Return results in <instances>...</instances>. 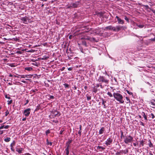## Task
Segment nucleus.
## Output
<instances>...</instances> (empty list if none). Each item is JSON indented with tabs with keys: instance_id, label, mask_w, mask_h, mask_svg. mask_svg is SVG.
<instances>
[{
	"instance_id": "nucleus-51",
	"label": "nucleus",
	"mask_w": 155,
	"mask_h": 155,
	"mask_svg": "<svg viewBox=\"0 0 155 155\" xmlns=\"http://www.w3.org/2000/svg\"><path fill=\"white\" fill-rule=\"evenodd\" d=\"M82 39H87V40H89V38H82Z\"/></svg>"
},
{
	"instance_id": "nucleus-47",
	"label": "nucleus",
	"mask_w": 155,
	"mask_h": 155,
	"mask_svg": "<svg viewBox=\"0 0 155 155\" xmlns=\"http://www.w3.org/2000/svg\"><path fill=\"white\" fill-rule=\"evenodd\" d=\"M11 150H12V151H13V152H14V151H15V150L13 149V147H11Z\"/></svg>"
},
{
	"instance_id": "nucleus-19",
	"label": "nucleus",
	"mask_w": 155,
	"mask_h": 155,
	"mask_svg": "<svg viewBox=\"0 0 155 155\" xmlns=\"http://www.w3.org/2000/svg\"><path fill=\"white\" fill-rule=\"evenodd\" d=\"M149 144L148 145L150 147H153V145L151 143V141L150 140H148Z\"/></svg>"
},
{
	"instance_id": "nucleus-17",
	"label": "nucleus",
	"mask_w": 155,
	"mask_h": 155,
	"mask_svg": "<svg viewBox=\"0 0 155 155\" xmlns=\"http://www.w3.org/2000/svg\"><path fill=\"white\" fill-rule=\"evenodd\" d=\"M9 125H6L4 126V125H3L0 127V129H2L3 128H4L5 129H8L9 128Z\"/></svg>"
},
{
	"instance_id": "nucleus-55",
	"label": "nucleus",
	"mask_w": 155,
	"mask_h": 155,
	"mask_svg": "<svg viewBox=\"0 0 155 155\" xmlns=\"http://www.w3.org/2000/svg\"><path fill=\"white\" fill-rule=\"evenodd\" d=\"M151 104L153 105H155V104L153 102H151Z\"/></svg>"
},
{
	"instance_id": "nucleus-31",
	"label": "nucleus",
	"mask_w": 155,
	"mask_h": 155,
	"mask_svg": "<svg viewBox=\"0 0 155 155\" xmlns=\"http://www.w3.org/2000/svg\"><path fill=\"white\" fill-rule=\"evenodd\" d=\"M50 130H46L45 134L46 135H48V134L50 133Z\"/></svg>"
},
{
	"instance_id": "nucleus-14",
	"label": "nucleus",
	"mask_w": 155,
	"mask_h": 155,
	"mask_svg": "<svg viewBox=\"0 0 155 155\" xmlns=\"http://www.w3.org/2000/svg\"><path fill=\"white\" fill-rule=\"evenodd\" d=\"M70 147H66L64 152L66 153V155H68L69 153V149Z\"/></svg>"
},
{
	"instance_id": "nucleus-21",
	"label": "nucleus",
	"mask_w": 155,
	"mask_h": 155,
	"mask_svg": "<svg viewBox=\"0 0 155 155\" xmlns=\"http://www.w3.org/2000/svg\"><path fill=\"white\" fill-rule=\"evenodd\" d=\"M25 70L30 71H31L32 70V68L31 67H26L25 68Z\"/></svg>"
},
{
	"instance_id": "nucleus-10",
	"label": "nucleus",
	"mask_w": 155,
	"mask_h": 155,
	"mask_svg": "<svg viewBox=\"0 0 155 155\" xmlns=\"http://www.w3.org/2000/svg\"><path fill=\"white\" fill-rule=\"evenodd\" d=\"M105 29L109 30H112L113 31L115 30V27H113L111 25L109 26L105 27Z\"/></svg>"
},
{
	"instance_id": "nucleus-3",
	"label": "nucleus",
	"mask_w": 155,
	"mask_h": 155,
	"mask_svg": "<svg viewBox=\"0 0 155 155\" xmlns=\"http://www.w3.org/2000/svg\"><path fill=\"white\" fill-rule=\"evenodd\" d=\"M133 138L130 135L126 136L124 138V142L126 144H128L129 143H131L133 141Z\"/></svg>"
},
{
	"instance_id": "nucleus-41",
	"label": "nucleus",
	"mask_w": 155,
	"mask_h": 155,
	"mask_svg": "<svg viewBox=\"0 0 155 155\" xmlns=\"http://www.w3.org/2000/svg\"><path fill=\"white\" fill-rule=\"evenodd\" d=\"M3 133V130H0V135H2Z\"/></svg>"
},
{
	"instance_id": "nucleus-45",
	"label": "nucleus",
	"mask_w": 155,
	"mask_h": 155,
	"mask_svg": "<svg viewBox=\"0 0 155 155\" xmlns=\"http://www.w3.org/2000/svg\"><path fill=\"white\" fill-rule=\"evenodd\" d=\"M46 142H47V143H46L47 144V145H49V141H48V139H47L46 140Z\"/></svg>"
},
{
	"instance_id": "nucleus-28",
	"label": "nucleus",
	"mask_w": 155,
	"mask_h": 155,
	"mask_svg": "<svg viewBox=\"0 0 155 155\" xmlns=\"http://www.w3.org/2000/svg\"><path fill=\"white\" fill-rule=\"evenodd\" d=\"M97 149H101L102 150H104L105 149V148L101 146H98L97 147Z\"/></svg>"
},
{
	"instance_id": "nucleus-8",
	"label": "nucleus",
	"mask_w": 155,
	"mask_h": 155,
	"mask_svg": "<svg viewBox=\"0 0 155 155\" xmlns=\"http://www.w3.org/2000/svg\"><path fill=\"white\" fill-rule=\"evenodd\" d=\"M116 18H117V21L118 23L119 24H123L124 23V21L121 19L120 18H119L117 16H116Z\"/></svg>"
},
{
	"instance_id": "nucleus-44",
	"label": "nucleus",
	"mask_w": 155,
	"mask_h": 155,
	"mask_svg": "<svg viewBox=\"0 0 155 155\" xmlns=\"http://www.w3.org/2000/svg\"><path fill=\"white\" fill-rule=\"evenodd\" d=\"M127 93L129 94H132V93L131 92H130L127 90Z\"/></svg>"
},
{
	"instance_id": "nucleus-29",
	"label": "nucleus",
	"mask_w": 155,
	"mask_h": 155,
	"mask_svg": "<svg viewBox=\"0 0 155 155\" xmlns=\"http://www.w3.org/2000/svg\"><path fill=\"white\" fill-rule=\"evenodd\" d=\"M126 98L127 100V102H126V103H130V99H129V98L127 97H126Z\"/></svg>"
},
{
	"instance_id": "nucleus-64",
	"label": "nucleus",
	"mask_w": 155,
	"mask_h": 155,
	"mask_svg": "<svg viewBox=\"0 0 155 155\" xmlns=\"http://www.w3.org/2000/svg\"><path fill=\"white\" fill-rule=\"evenodd\" d=\"M147 84H148L150 85H151V84H150L149 82H147Z\"/></svg>"
},
{
	"instance_id": "nucleus-2",
	"label": "nucleus",
	"mask_w": 155,
	"mask_h": 155,
	"mask_svg": "<svg viewBox=\"0 0 155 155\" xmlns=\"http://www.w3.org/2000/svg\"><path fill=\"white\" fill-rule=\"evenodd\" d=\"M98 81L99 82L101 83H104L106 85L109 83V80L103 76H100L98 79Z\"/></svg>"
},
{
	"instance_id": "nucleus-49",
	"label": "nucleus",
	"mask_w": 155,
	"mask_h": 155,
	"mask_svg": "<svg viewBox=\"0 0 155 155\" xmlns=\"http://www.w3.org/2000/svg\"><path fill=\"white\" fill-rule=\"evenodd\" d=\"M25 154V155H32L29 153H26Z\"/></svg>"
},
{
	"instance_id": "nucleus-7",
	"label": "nucleus",
	"mask_w": 155,
	"mask_h": 155,
	"mask_svg": "<svg viewBox=\"0 0 155 155\" xmlns=\"http://www.w3.org/2000/svg\"><path fill=\"white\" fill-rule=\"evenodd\" d=\"M79 5V2H75V3L71 4L70 5V7L72 8H75L78 7Z\"/></svg>"
},
{
	"instance_id": "nucleus-33",
	"label": "nucleus",
	"mask_w": 155,
	"mask_h": 155,
	"mask_svg": "<svg viewBox=\"0 0 155 155\" xmlns=\"http://www.w3.org/2000/svg\"><path fill=\"white\" fill-rule=\"evenodd\" d=\"M64 129L62 128L61 129V130L60 131V134H62L63 132L64 131Z\"/></svg>"
},
{
	"instance_id": "nucleus-59",
	"label": "nucleus",
	"mask_w": 155,
	"mask_h": 155,
	"mask_svg": "<svg viewBox=\"0 0 155 155\" xmlns=\"http://www.w3.org/2000/svg\"><path fill=\"white\" fill-rule=\"evenodd\" d=\"M133 145H134L135 146V147H136V144L135 143H133Z\"/></svg>"
},
{
	"instance_id": "nucleus-24",
	"label": "nucleus",
	"mask_w": 155,
	"mask_h": 155,
	"mask_svg": "<svg viewBox=\"0 0 155 155\" xmlns=\"http://www.w3.org/2000/svg\"><path fill=\"white\" fill-rule=\"evenodd\" d=\"M82 44L85 46H87V43L85 40H83L82 41Z\"/></svg>"
},
{
	"instance_id": "nucleus-22",
	"label": "nucleus",
	"mask_w": 155,
	"mask_h": 155,
	"mask_svg": "<svg viewBox=\"0 0 155 155\" xmlns=\"http://www.w3.org/2000/svg\"><path fill=\"white\" fill-rule=\"evenodd\" d=\"M144 141L143 140L140 141V147L141 146H144Z\"/></svg>"
},
{
	"instance_id": "nucleus-37",
	"label": "nucleus",
	"mask_w": 155,
	"mask_h": 155,
	"mask_svg": "<svg viewBox=\"0 0 155 155\" xmlns=\"http://www.w3.org/2000/svg\"><path fill=\"white\" fill-rule=\"evenodd\" d=\"M140 124L143 126H144V123L141 121H140Z\"/></svg>"
},
{
	"instance_id": "nucleus-12",
	"label": "nucleus",
	"mask_w": 155,
	"mask_h": 155,
	"mask_svg": "<svg viewBox=\"0 0 155 155\" xmlns=\"http://www.w3.org/2000/svg\"><path fill=\"white\" fill-rule=\"evenodd\" d=\"M72 142V140H68V141L66 143V147H70V144Z\"/></svg>"
},
{
	"instance_id": "nucleus-15",
	"label": "nucleus",
	"mask_w": 155,
	"mask_h": 155,
	"mask_svg": "<svg viewBox=\"0 0 155 155\" xmlns=\"http://www.w3.org/2000/svg\"><path fill=\"white\" fill-rule=\"evenodd\" d=\"M104 127H102L99 130V134H102L104 131Z\"/></svg>"
},
{
	"instance_id": "nucleus-23",
	"label": "nucleus",
	"mask_w": 155,
	"mask_h": 155,
	"mask_svg": "<svg viewBox=\"0 0 155 155\" xmlns=\"http://www.w3.org/2000/svg\"><path fill=\"white\" fill-rule=\"evenodd\" d=\"M102 104L103 105L104 107V108H105L106 107V106L104 104V103H106V101H104L103 99H102Z\"/></svg>"
},
{
	"instance_id": "nucleus-32",
	"label": "nucleus",
	"mask_w": 155,
	"mask_h": 155,
	"mask_svg": "<svg viewBox=\"0 0 155 155\" xmlns=\"http://www.w3.org/2000/svg\"><path fill=\"white\" fill-rule=\"evenodd\" d=\"M12 100H11L10 101H7L8 104V105H9V104H12Z\"/></svg>"
},
{
	"instance_id": "nucleus-60",
	"label": "nucleus",
	"mask_w": 155,
	"mask_h": 155,
	"mask_svg": "<svg viewBox=\"0 0 155 155\" xmlns=\"http://www.w3.org/2000/svg\"><path fill=\"white\" fill-rule=\"evenodd\" d=\"M151 40L152 41H155V38L152 39Z\"/></svg>"
},
{
	"instance_id": "nucleus-62",
	"label": "nucleus",
	"mask_w": 155,
	"mask_h": 155,
	"mask_svg": "<svg viewBox=\"0 0 155 155\" xmlns=\"http://www.w3.org/2000/svg\"><path fill=\"white\" fill-rule=\"evenodd\" d=\"M13 76V75L11 74H10L9 75V77H12Z\"/></svg>"
},
{
	"instance_id": "nucleus-63",
	"label": "nucleus",
	"mask_w": 155,
	"mask_h": 155,
	"mask_svg": "<svg viewBox=\"0 0 155 155\" xmlns=\"http://www.w3.org/2000/svg\"><path fill=\"white\" fill-rule=\"evenodd\" d=\"M100 87H101V88H103V86H102V85H100Z\"/></svg>"
},
{
	"instance_id": "nucleus-9",
	"label": "nucleus",
	"mask_w": 155,
	"mask_h": 155,
	"mask_svg": "<svg viewBox=\"0 0 155 155\" xmlns=\"http://www.w3.org/2000/svg\"><path fill=\"white\" fill-rule=\"evenodd\" d=\"M52 113L55 117L59 116L60 115V114L59 112L57 111L56 110H54L53 111Z\"/></svg>"
},
{
	"instance_id": "nucleus-56",
	"label": "nucleus",
	"mask_w": 155,
	"mask_h": 155,
	"mask_svg": "<svg viewBox=\"0 0 155 155\" xmlns=\"http://www.w3.org/2000/svg\"><path fill=\"white\" fill-rule=\"evenodd\" d=\"M26 119L25 118H24L22 119V121H25Z\"/></svg>"
},
{
	"instance_id": "nucleus-1",
	"label": "nucleus",
	"mask_w": 155,
	"mask_h": 155,
	"mask_svg": "<svg viewBox=\"0 0 155 155\" xmlns=\"http://www.w3.org/2000/svg\"><path fill=\"white\" fill-rule=\"evenodd\" d=\"M113 95L114 98L120 103L123 104L124 103V101L123 100V97L122 95L119 93L114 92Z\"/></svg>"
},
{
	"instance_id": "nucleus-53",
	"label": "nucleus",
	"mask_w": 155,
	"mask_h": 155,
	"mask_svg": "<svg viewBox=\"0 0 155 155\" xmlns=\"http://www.w3.org/2000/svg\"><path fill=\"white\" fill-rule=\"evenodd\" d=\"M21 78H25V76L24 75H21Z\"/></svg>"
},
{
	"instance_id": "nucleus-58",
	"label": "nucleus",
	"mask_w": 155,
	"mask_h": 155,
	"mask_svg": "<svg viewBox=\"0 0 155 155\" xmlns=\"http://www.w3.org/2000/svg\"><path fill=\"white\" fill-rule=\"evenodd\" d=\"M50 146H51L52 145V142H50L49 143V144Z\"/></svg>"
},
{
	"instance_id": "nucleus-48",
	"label": "nucleus",
	"mask_w": 155,
	"mask_h": 155,
	"mask_svg": "<svg viewBox=\"0 0 155 155\" xmlns=\"http://www.w3.org/2000/svg\"><path fill=\"white\" fill-rule=\"evenodd\" d=\"M9 114V112L8 111L5 112V116H6L8 114Z\"/></svg>"
},
{
	"instance_id": "nucleus-20",
	"label": "nucleus",
	"mask_w": 155,
	"mask_h": 155,
	"mask_svg": "<svg viewBox=\"0 0 155 155\" xmlns=\"http://www.w3.org/2000/svg\"><path fill=\"white\" fill-rule=\"evenodd\" d=\"M11 138L10 137H7L4 139V141L6 142H8L10 141Z\"/></svg>"
},
{
	"instance_id": "nucleus-39",
	"label": "nucleus",
	"mask_w": 155,
	"mask_h": 155,
	"mask_svg": "<svg viewBox=\"0 0 155 155\" xmlns=\"http://www.w3.org/2000/svg\"><path fill=\"white\" fill-rule=\"evenodd\" d=\"M124 19L127 21H129V19L128 18H127V17L125 16V18H124Z\"/></svg>"
},
{
	"instance_id": "nucleus-57",
	"label": "nucleus",
	"mask_w": 155,
	"mask_h": 155,
	"mask_svg": "<svg viewBox=\"0 0 155 155\" xmlns=\"http://www.w3.org/2000/svg\"><path fill=\"white\" fill-rule=\"evenodd\" d=\"M80 128V130H81V125H80V128Z\"/></svg>"
},
{
	"instance_id": "nucleus-16",
	"label": "nucleus",
	"mask_w": 155,
	"mask_h": 155,
	"mask_svg": "<svg viewBox=\"0 0 155 155\" xmlns=\"http://www.w3.org/2000/svg\"><path fill=\"white\" fill-rule=\"evenodd\" d=\"M137 26L139 28H141L144 27V25L143 24H137Z\"/></svg>"
},
{
	"instance_id": "nucleus-40",
	"label": "nucleus",
	"mask_w": 155,
	"mask_h": 155,
	"mask_svg": "<svg viewBox=\"0 0 155 155\" xmlns=\"http://www.w3.org/2000/svg\"><path fill=\"white\" fill-rule=\"evenodd\" d=\"M29 102V101L28 100H27L26 101V103L24 104V105H26Z\"/></svg>"
},
{
	"instance_id": "nucleus-46",
	"label": "nucleus",
	"mask_w": 155,
	"mask_h": 155,
	"mask_svg": "<svg viewBox=\"0 0 155 155\" xmlns=\"http://www.w3.org/2000/svg\"><path fill=\"white\" fill-rule=\"evenodd\" d=\"M122 137H124V136L123 135V132H122L121 134V138Z\"/></svg>"
},
{
	"instance_id": "nucleus-38",
	"label": "nucleus",
	"mask_w": 155,
	"mask_h": 155,
	"mask_svg": "<svg viewBox=\"0 0 155 155\" xmlns=\"http://www.w3.org/2000/svg\"><path fill=\"white\" fill-rule=\"evenodd\" d=\"M81 130H79V131H78V134H79L80 136L81 135Z\"/></svg>"
},
{
	"instance_id": "nucleus-54",
	"label": "nucleus",
	"mask_w": 155,
	"mask_h": 155,
	"mask_svg": "<svg viewBox=\"0 0 155 155\" xmlns=\"http://www.w3.org/2000/svg\"><path fill=\"white\" fill-rule=\"evenodd\" d=\"M21 81L23 83H26V81H25L22 80V81Z\"/></svg>"
},
{
	"instance_id": "nucleus-5",
	"label": "nucleus",
	"mask_w": 155,
	"mask_h": 155,
	"mask_svg": "<svg viewBox=\"0 0 155 155\" xmlns=\"http://www.w3.org/2000/svg\"><path fill=\"white\" fill-rule=\"evenodd\" d=\"M113 142V139L110 138H108L105 142V144L107 146H109L111 145Z\"/></svg>"
},
{
	"instance_id": "nucleus-30",
	"label": "nucleus",
	"mask_w": 155,
	"mask_h": 155,
	"mask_svg": "<svg viewBox=\"0 0 155 155\" xmlns=\"http://www.w3.org/2000/svg\"><path fill=\"white\" fill-rule=\"evenodd\" d=\"M107 94L110 97H113V95L110 92H108L107 93Z\"/></svg>"
},
{
	"instance_id": "nucleus-18",
	"label": "nucleus",
	"mask_w": 155,
	"mask_h": 155,
	"mask_svg": "<svg viewBox=\"0 0 155 155\" xmlns=\"http://www.w3.org/2000/svg\"><path fill=\"white\" fill-rule=\"evenodd\" d=\"M142 114L143 117L144 118L145 120H147V116L145 114V113L144 112H142Z\"/></svg>"
},
{
	"instance_id": "nucleus-25",
	"label": "nucleus",
	"mask_w": 155,
	"mask_h": 155,
	"mask_svg": "<svg viewBox=\"0 0 155 155\" xmlns=\"http://www.w3.org/2000/svg\"><path fill=\"white\" fill-rule=\"evenodd\" d=\"M5 98L7 99H11V98L9 96V94H5Z\"/></svg>"
},
{
	"instance_id": "nucleus-35",
	"label": "nucleus",
	"mask_w": 155,
	"mask_h": 155,
	"mask_svg": "<svg viewBox=\"0 0 155 155\" xmlns=\"http://www.w3.org/2000/svg\"><path fill=\"white\" fill-rule=\"evenodd\" d=\"M38 90L36 89H32L31 90V91L32 92H35L36 91H37Z\"/></svg>"
},
{
	"instance_id": "nucleus-43",
	"label": "nucleus",
	"mask_w": 155,
	"mask_h": 155,
	"mask_svg": "<svg viewBox=\"0 0 155 155\" xmlns=\"http://www.w3.org/2000/svg\"><path fill=\"white\" fill-rule=\"evenodd\" d=\"M72 69H73L72 68L70 67V68H68V70L69 71H71L72 70Z\"/></svg>"
},
{
	"instance_id": "nucleus-27",
	"label": "nucleus",
	"mask_w": 155,
	"mask_h": 155,
	"mask_svg": "<svg viewBox=\"0 0 155 155\" xmlns=\"http://www.w3.org/2000/svg\"><path fill=\"white\" fill-rule=\"evenodd\" d=\"M15 142L14 141H13V142L11 144H10V147H13V146H14L15 145Z\"/></svg>"
},
{
	"instance_id": "nucleus-6",
	"label": "nucleus",
	"mask_w": 155,
	"mask_h": 155,
	"mask_svg": "<svg viewBox=\"0 0 155 155\" xmlns=\"http://www.w3.org/2000/svg\"><path fill=\"white\" fill-rule=\"evenodd\" d=\"M30 110L31 109L29 108L25 110L23 112L24 114L26 117L29 116L30 114Z\"/></svg>"
},
{
	"instance_id": "nucleus-34",
	"label": "nucleus",
	"mask_w": 155,
	"mask_h": 155,
	"mask_svg": "<svg viewBox=\"0 0 155 155\" xmlns=\"http://www.w3.org/2000/svg\"><path fill=\"white\" fill-rule=\"evenodd\" d=\"M87 100L89 101L91 99V97L90 96H87Z\"/></svg>"
},
{
	"instance_id": "nucleus-4",
	"label": "nucleus",
	"mask_w": 155,
	"mask_h": 155,
	"mask_svg": "<svg viewBox=\"0 0 155 155\" xmlns=\"http://www.w3.org/2000/svg\"><path fill=\"white\" fill-rule=\"evenodd\" d=\"M20 19L22 21L23 23L24 24H28L30 23V19L27 16L21 17L20 18Z\"/></svg>"
},
{
	"instance_id": "nucleus-61",
	"label": "nucleus",
	"mask_w": 155,
	"mask_h": 155,
	"mask_svg": "<svg viewBox=\"0 0 155 155\" xmlns=\"http://www.w3.org/2000/svg\"><path fill=\"white\" fill-rule=\"evenodd\" d=\"M145 7H146V8H148V6L147 5H145L144 6Z\"/></svg>"
},
{
	"instance_id": "nucleus-26",
	"label": "nucleus",
	"mask_w": 155,
	"mask_h": 155,
	"mask_svg": "<svg viewBox=\"0 0 155 155\" xmlns=\"http://www.w3.org/2000/svg\"><path fill=\"white\" fill-rule=\"evenodd\" d=\"M148 115L150 117V116H151V117L152 119H153L155 117V116L153 113H151L149 115Z\"/></svg>"
},
{
	"instance_id": "nucleus-36",
	"label": "nucleus",
	"mask_w": 155,
	"mask_h": 155,
	"mask_svg": "<svg viewBox=\"0 0 155 155\" xmlns=\"http://www.w3.org/2000/svg\"><path fill=\"white\" fill-rule=\"evenodd\" d=\"M64 85L65 86V88L68 87V86H69L68 84L66 83H65V84H64Z\"/></svg>"
},
{
	"instance_id": "nucleus-11",
	"label": "nucleus",
	"mask_w": 155,
	"mask_h": 155,
	"mask_svg": "<svg viewBox=\"0 0 155 155\" xmlns=\"http://www.w3.org/2000/svg\"><path fill=\"white\" fill-rule=\"evenodd\" d=\"M123 27V26H117L116 27H115V30L114 31H119L121 28Z\"/></svg>"
},
{
	"instance_id": "nucleus-52",
	"label": "nucleus",
	"mask_w": 155,
	"mask_h": 155,
	"mask_svg": "<svg viewBox=\"0 0 155 155\" xmlns=\"http://www.w3.org/2000/svg\"><path fill=\"white\" fill-rule=\"evenodd\" d=\"M148 155H153V154L151 152H150L149 153Z\"/></svg>"
},
{
	"instance_id": "nucleus-50",
	"label": "nucleus",
	"mask_w": 155,
	"mask_h": 155,
	"mask_svg": "<svg viewBox=\"0 0 155 155\" xmlns=\"http://www.w3.org/2000/svg\"><path fill=\"white\" fill-rule=\"evenodd\" d=\"M99 86H100V85H99V84H96V87H99Z\"/></svg>"
},
{
	"instance_id": "nucleus-42",
	"label": "nucleus",
	"mask_w": 155,
	"mask_h": 155,
	"mask_svg": "<svg viewBox=\"0 0 155 155\" xmlns=\"http://www.w3.org/2000/svg\"><path fill=\"white\" fill-rule=\"evenodd\" d=\"M54 97L53 96V95H51L50 96V99H54Z\"/></svg>"
},
{
	"instance_id": "nucleus-13",
	"label": "nucleus",
	"mask_w": 155,
	"mask_h": 155,
	"mask_svg": "<svg viewBox=\"0 0 155 155\" xmlns=\"http://www.w3.org/2000/svg\"><path fill=\"white\" fill-rule=\"evenodd\" d=\"M24 149L22 148H16V151L19 153H21L22 152V151Z\"/></svg>"
}]
</instances>
